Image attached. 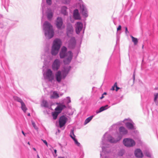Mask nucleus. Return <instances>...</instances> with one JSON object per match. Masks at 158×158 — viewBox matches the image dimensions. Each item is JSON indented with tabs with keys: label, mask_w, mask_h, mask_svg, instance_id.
<instances>
[{
	"label": "nucleus",
	"mask_w": 158,
	"mask_h": 158,
	"mask_svg": "<svg viewBox=\"0 0 158 158\" xmlns=\"http://www.w3.org/2000/svg\"><path fill=\"white\" fill-rule=\"evenodd\" d=\"M122 139L120 135H118L116 138H114L106 132L103 135L101 142V147L102 151L100 152V158H107V154L110 151V145L108 143L109 142L111 143H116Z\"/></svg>",
	"instance_id": "f257e3e1"
},
{
	"label": "nucleus",
	"mask_w": 158,
	"mask_h": 158,
	"mask_svg": "<svg viewBox=\"0 0 158 158\" xmlns=\"http://www.w3.org/2000/svg\"><path fill=\"white\" fill-rule=\"evenodd\" d=\"M43 29L46 38L49 39L54 36V32L52 26L48 21L44 22L43 26Z\"/></svg>",
	"instance_id": "f03ea898"
},
{
	"label": "nucleus",
	"mask_w": 158,
	"mask_h": 158,
	"mask_svg": "<svg viewBox=\"0 0 158 158\" xmlns=\"http://www.w3.org/2000/svg\"><path fill=\"white\" fill-rule=\"evenodd\" d=\"M61 44L62 42L60 39L57 38L54 40L51 51L52 55L55 56L58 54Z\"/></svg>",
	"instance_id": "7ed1b4c3"
},
{
	"label": "nucleus",
	"mask_w": 158,
	"mask_h": 158,
	"mask_svg": "<svg viewBox=\"0 0 158 158\" xmlns=\"http://www.w3.org/2000/svg\"><path fill=\"white\" fill-rule=\"evenodd\" d=\"M43 76L45 80H48L52 82L54 79V77L52 71L50 69H48L44 73Z\"/></svg>",
	"instance_id": "20e7f679"
},
{
	"label": "nucleus",
	"mask_w": 158,
	"mask_h": 158,
	"mask_svg": "<svg viewBox=\"0 0 158 158\" xmlns=\"http://www.w3.org/2000/svg\"><path fill=\"white\" fill-rule=\"evenodd\" d=\"M123 143L125 146L130 148L134 146L135 144V142L131 138H126L123 139Z\"/></svg>",
	"instance_id": "39448f33"
},
{
	"label": "nucleus",
	"mask_w": 158,
	"mask_h": 158,
	"mask_svg": "<svg viewBox=\"0 0 158 158\" xmlns=\"http://www.w3.org/2000/svg\"><path fill=\"white\" fill-rule=\"evenodd\" d=\"M55 24L58 29L61 30L64 28L63 25L62 18L61 17H58L55 21Z\"/></svg>",
	"instance_id": "423d86ee"
},
{
	"label": "nucleus",
	"mask_w": 158,
	"mask_h": 158,
	"mask_svg": "<svg viewBox=\"0 0 158 158\" xmlns=\"http://www.w3.org/2000/svg\"><path fill=\"white\" fill-rule=\"evenodd\" d=\"M67 49L64 46H63L59 52V56L60 59H63L68 55V52H67Z\"/></svg>",
	"instance_id": "0eeeda50"
},
{
	"label": "nucleus",
	"mask_w": 158,
	"mask_h": 158,
	"mask_svg": "<svg viewBox=\"0 0 158 158\" xmlns=\"http://www.w3.org/2000/svg\"><path fill=\"white\" fill-rule=\"evenodd\" d=\"M80 11L83 16L86 18L88 16V11L86 6L83 2L80 4Z\"/></svg>",
	"instance_id": "6e6552de"
},
{
	"label": "nucleus",
	"mask_w": 158,
	"mask_h": 158,
	"mask_svg": "<svg viewBox=\"0 0 158 158\" xmlns=\"http://www.w3.org/2000/svg\"><path fill=\"white\" fill-rule=\"evenodd\" d=\"M68 118L65 116L63 115L61 116L59 119V127L61 128L64 126Z\"/></svg>",
	"instance_id": "1a4fd4ad"
},
{
	"label": "nucleus",
	"mask_w": 158,
	"mask_h": 158,
	"mask_svg": "<svg viewBox=\"0 0 158 158\" xmlns=\"http://www.w3.org/2000/svg\"><path fill=\"white\" fill-rule=\"evenodd\" d=\"M61 64L60 61L59 59H56L53 61L52 68L54 71H57L60 68Z\"/></svg>",
	"instance_id": "9d476101"
},
{
	"label": "nucleus",
	"mask_w": 158,
	"mask_h": 158,
	"mask_svg": "<svg viewBox=\"0 0 158 158\" xmlns=\"http://www.w3.org/2000/svg\"><path fill=\"white\" fill-rule=\"evenodd\" d=\"M63 75L61 71L59 70L56 72L55 74V79L58 83H60L62 79H64Z\"/></svg>",
	"instance_id": "9b49d317"
},
{
	"label": "nucleus",
	"mask_w": 158,
	"mask_h": 158,
	"mask_svg": "<svg viewBox=\"0 0 158 158\" xmlns=\"http://www.w3.org/2000/svg\"><path fill=\"white\" fill-rule=\"evenodd\" d=\"M127 121L129 122H125V125L127 128L129 130H134L135 129L134 123L131 119H128Z\"/></svg>",
	"instance_id": "f8f14e48"
},
{
	"label": "nucleus",
	"mask_w": 158,
	"mask_h": 158,
	"mask_svg": "<svg viewBox=\"0 0 158 158\" xmlns=\"http://www.w3.org/2000/svg\"><path fill=\"white\" fill-rule=\"evenodd\" d=\"M75 31L77 34H79L82 30L83 23L80 22H78L75 24Z\"/></svg>",
	"instance_id": "ddd939ff"
},
{
	"label": "nucleus",
	"mask_w": 158,
	"mask_h": 158,
	"mask_svg": "<svg viewBox=\"0 0 158 158\" xmlns=\"http://www.w3.org/2000/svg\"><path fill=\"white\" fill-rule=\"evenodd\" d=\"M68 47L70 49L74 48L76 45V41L74 37H72L68 41Z\"/></svg>",
	"instance_id": "4468645a"
},
{
	"label": "nucleus",
	"mask_w": 158,
	"mask_h": 158,
	"mask_svg": "<svg viewBox=\"0 0 158 158\" xmlns=\"http://www.w3.org/2000/svg\"><path fill=\"white\" fill-rule=\"evenodd\" d=\"M68 55L66 56L67 58L63 60L64 63L65 64H69L73 58V53L71 51H68Z\"/></svg>",
	"instance_id": "2eb2a0df"
},
{
	"label": "nucleus",
	"mask_w": 158,
	"mask_h": 158,
	"mask_svg": "<svg viewBox=\"0 0 158 158\" xmlns=\"http://www.w3.org/2000/svg\"><path fill=\"white\" fill-rule=\"evenodd\" d=\"M73 31V29L72 25L70 23H68L66 27V34L67 36H69L70 35L72 34Z\"/></svg>",
	"instance_id": "dca6fc26"
},
{
	"label": "nucleus",
	"mask_w": 158,
	"mask_h": 158,
	"mask_svg": "<svg viewBox=\"0 0 158 158\" xmlns=\"http://www.w3.org/2000/svg\"><path fill=\"white\" fill-rule=\"evenodd\" d=\"M69 135L71 138L73 140L75 144L78 147L80 146V143L78 142L77 139L75 138L76 136L74 134L73 129L71 130Z\"/></svg>",
	"instance_id": "f3484780"
},
{
	"label": "nucleus",
	"mask_w": 158,
	"mask_h": 158,
	"mask_svg": "<svg viewBox=\"0 0 158 158\" xmlns=\"http://www.w3.org/2000/svg\"><path fill=\"white\" fill-rule=\"evenodd\" d=\"M71 69V67L70 66H65L64 68L61 71L64 78H65L67 76Z\"/></svg>",
	"instance_id": "a211bd4d"
},
{
	"label": "nucleus",
	"mask_w": 158,
	"mask_h": 158,
	"mask_svg": "<svg viewBox=\"0 0 158 158\" xmlns=\"http://www.w3.org/2000/svg\"><path fill=\"white\" fill-rule=\"evenodd\" d=\"M119 132L120 135L122 137L123 135L127 134L128 133L127 130L124 127L121 126L119 128Z\"/></svg>",
	"instance_id": "6ab92c4d"
},
{
	"label": "nucleus",
	"mask_w": 158,
	"mask_h": 158,
	"mask_svg": "<svg viewBox=\"0 0 158 158\" xmlns=\"http://www.w3.org/2000/svg\"><path fill=\"white\" fill-rule=\"evenodd\" d=\"M135 156L138 158H142L143 155L141 150L139 148L136 149L134 152Z\"/></svg>",
	"instance_id": "aec40b11"
},
{
	"label": "nucleus",
	"mask_w": 158,
	"mask_h": 158,
	"mask_svg": "<svg viewBox=\"0 0 158 158\" xmlns=\"http://www.w3.org/2000/svg\"><path fill=\"white\" fill-rule=\"evenodd\" d=\"M73 17L75 20H80L81 19L80 15L78 9H76L74 10Z\"/></svg>",
	"instance_id": "412c9836"
},
{
	"label": "nucleus",
	"mask_w": 158,
	"mask_h": 158,
	"mask_svg": "<svg viewBox=\"0 0 158 158\" xmlns=\"http://www.w3.org/2000/svg\"><path fill=\"white\" fill-rule=\"evenodd\" d=\"M128 120V119H125L122 122H119L116 124L113 125L110 127L109 131H110L113 130H115L117 128V125H121L122 122L125 123V121Z\"/></svg>",
	"instance_id": "4be33fe9"
},
{
	"label": "nucleus",
	"mask_w": 158,
	"mask_h": 158,
	"mask_svg": "<svg viewBox=\"0 0 158 158\" xmlns=\"http://www.w3.org/2000/svg\"><path fill=\"white\" fill-rule=\"evenodd\" d=\"M65 108H66V106L65 105L60 104L57 106L55 108V110L56 111L58 112L59 113H60L62 110Z\"/></svg>",
	"instance_id": "5701e85b"
},
{
	"label": "nucleus",
	"mask_w": 158,
	"mask_h": 158,
	"mask_svg": "<svg viewBox=\"0 0 158 158\" xmlns=\"http://www.w3.org/2000/svg\"><path fill=\"white\" fill-rule=\"evenodd\" d=\"M109 107L108 105H106L104 106H101L99 110L96 111V113L97 114H98L105 110H107Z\"/></svg>",
	"instance_id": "b1692460"
},
{
	"label": "nucleus",
	"mask_w": 158,
	"mask_h": 158,
	"mask_svg": "<svg viewBox=\"0 0 158 158\" xmlns=\"http://www.w3.org/2000/svg\"><path fill=\"white\" fill-rule=\"evenodd\" d=\"M68 8L65 6H63L61 8V14L64 15H68V12L67 11Z\"/></svg>",
	"instance_id": "393cba45"
},
{
	"label": "nucleus",
	"mask_w": 158,
	"mask_h": 158,
	"mask_svg": "<svg viewBox=\"0 0 158 158\" xmlns=\"http://www.w3.org/2000/svg\"><path fill=\"white\" fill-rule=\"evenodd\" d=\"M59 97L58 94L55 91H54L50 96L51 99L57 98Z\"/></svg>",
	"instance_id": "a878e982"
},
{
	"label": "nucleus",
	"mask_w": 158,
	"mask_h": 158,
	"mask_svg": "<svg viewBox=\"0 0 158 158\" xmlns=\"http://www.w3.org/2000/svg\"><path fill=\"white\" fill-rule=\"evenodd\" d=\"M94 116V115H92L87 118L84 122V124L85 125L89 123L92 120Z\"/></svg>",
	"instance_id": "bb28decb"
},
{
	"label": "nucleus",
	"mask_w": 158,
	"mask_h": 158,
	"mask_svg": "<svg viewBox=\"0 0 158 158\" xmlns=\"http://www.w3.org/2000/svg\"><path fill=\"white\" fill-rule=\"evenodd\" d=\"M53 15V13L51 10L47 13V17L48 20L51 19L52 18Z\"/></svg>",
	"instance_id": "cd10ccee"
},
{
	"label": "nucleus",
	"mask_w": 158,
	"mask_h": 158,
	"mask_svg": "<svg viewBox=\"0 0 158 158\" xmlns=\"http://www.w3.org/2000/svg\"><path fill=\"white\" fill-rule=\"evenodd\" d=\"M41 105L42 106L45 107H49L48 103L47 101L45 100H44L42 101Z\"/></svg>",
	"instance_id": "c85d7f7f"
},
{
	"label": "nucleus",
	"mask_w": 158,
	"mask_h": 158,
	"mask_svg": "<svg viewBox=\"0 0 158 158\" xmlns=\"http://www.w3.org/2000/svg\"><path fill=\"white\" fill-rule=\"evenodd\" d=\"M21 108L22 110L24 112H26L27 108L24 102H23L21 104Z\"/></svg>",
	"instance_id": "c756f323"
},
{
	"label": "nucleus",
	"mask_w": 158,
	"mask_h": 158,
	"mask_svg": "<svg viewBox=\"0 0 158 158\" xmlns=\"http://www.w3.org/2000/svg\"><path fill=\"white\" fill-rule=\"evenodd\" d=\"M59 113L58 111H55L52 113V116L54 120L56 119Z\"/></svg>",
	"instance_id": "7c9ffc66"
},
{
	"label": "nucleus",
	"mask_w": 158,
	"mask_h": 158,
	"mask_svg": "<svg viewBox=\"0 0 158 158\" xmlns=\"http://www.w3.org/2000/svg\"><path fill=\"white\" fill-rule=\"evenodd\" d=\"M130 36L132 39V41L134 43V44L135 45H136L138 42V39L134 37L132 35H131Z\"/></svg>",
	"instance_id": "2f4dec72"
},
{
	"label": "nucleus",
	"mask_w": 158,
	"mask_h": 158,
	"mask_svg": "<svg viewBox=\"0 0 158 158\" xmlns=\"http://www.w3.org/2000/svg\"><path fill=\"white\" fill-rule=\"evenodd\" d=\"M125 152V150L124 149H121L118 152V155L119 156H122L124 155Z\"/></svg>",
	"instance_id": "473e14b6"
},
{
	"label": "nucleus",
	"mask_w": 158,
	"mask_h": 158,
	"mask_svg": "<svg viewBox=\"0 0 158 158\" xmlns=\"http://www.w3.org/2000/svg\"><path fill=\"white\" fill-rule=\"evenodd\" d=\"M14 98L15 101L20 102L21 103V104L23 102L21 98L17 96L14 97Z\"/></svg>",
	"instance_id": "72a5a7b5"
},
{
	"label": "nucleus",
	"mask_w": 158,
	"mask_h": 158,
	"mask_svg": "<svg viewBox=\"0 0 158 158\" xmlns=\"http://www.w3.org/2000/svg\"><path fill=\"white\" fill-rule=\"evenodd\" d=\"M64 102L67 104L71 102L70 98V97H68L65 99L64 100Z\"/></svg>",
	"instance_id": "f704fd0d"
},
{
	"label": "nucleus",
	"mask_w": 158,
	"mask_h": 158,
	"mask_svg": "<svg viewBox=\"0 0 158 158\" xmlns=\"http://www.w3.org/2000/svg\"><path fill=\"white\" fill-rule=\"evenodd\" d=\"M144 154L146 156L148 157H151V154L147 150L145 151L144 152Z\"/></svg>",
	"instance_id": "c9c22d12"
},
{
	"label": "nucleus",
	"mask_w": 158,
	"mask_h": 158,
	"mask_svg": "<svg viewBox=\"0 0 158 158\" xmlns=\"http://www.w3.org/2000/svg\"><path fill=\"white\" fill-rule=\"evenodd\" d=\"M31 122L32 125L33 126L34 128V129H35L36 130H38V128L36 126V124H35V123L34 122V121L33 120H31Z\"/></svg>",
	"instance_id": "e433bc0d"
},
{
	"label": "nucleus",
	"mask_w": 158,
	"mask_h": 158,
	"mask_svg": "<svg viewBox=\"0 0 158 158\" xmlns=\"http://www.w3.org/2000/svg\"><path fill=\"white\" fill-rule=\"evenodd\" d=\"M158 98V93H156L154 94V101L155 103L157 102V99Z\"/></svg>",
	"instance_id": "4c0bfd02"
},
{
	"label": "nucleus",
	"mask_w": 158,
	"mask_h": 158,
	"mask_svg": "<svg viewBox=\"0 0 158 158\" xmlns=\"http://www.w3.org/2000/svg\"><path fill=\"white\" fill-rule=\"evenodd\" d=\"M70 1V0H62V2L64 4H68L69 3Z\"/></svg>",
	"instance_id": "58836bf2"
},
{
	"label": "nucleus",
	"mask_w": 158,
	"mask_h": 158,
	"mask_svg": "<svg viewBox=\"0 0 158 158\" xmlns=\"http://www.w3.org/2000/svg\"><path fill=\"white\" fill-rule=\"evenodd\" d=\"M46 2L48 5H51L52 4V0H46Z\"/></svg>",
	"instance_id": "ea45409f"
},
{
	"label": "nucleus",
	"mask_w": 158,
	"mask_h": 158,
	"mask_svg": "<svg viewBox=\"0 0 158 158\" xmlns=\"http://www.w3.org/2000/svg\"><path fill=\"white\" fill-rule=\"evenodd\" d=\"M116 85V82H115L114 85L112 87V88L110 89L111 90H115V88Z\"/></svg>",
	"instance_id": "a19ab883"
},
{
	"label": "nucleus",
	"mask_w": 158,
	"mask_h": 158,
	"mask_svg": "<svg viewBox=\"0 0 158 158\" xmlns=\"http://www.w3.org/2000/svg\"><path fill=\"white\" fill-rule=\"evenodd\" d=\"M121 29V25H119L118 27L117 28V31H118L119 30H120Z\"/></svg>",
	"instance_id": "79ce46f5"
},
{
	"label": "nucleus",
	"mask_w": 158,
	"mask_h": 158,
	"mask_svg": "<svg viewBox=\"0 0 158 158\" xmlns=\"http://www.w3.org/2000/svg\"><path fill=\"white\" fill-rule=\"evenodd\" d=\"M125 33L126 34H127L129 33V31H128L127 28V27H125Z\"/></svg>",
	"instance_id": "37998d69"
},
{
	"label": "nucleus",
	"mask_w": 158,
	"mask_h": 158,
	"mask_svg": "<svg viewBox=\"0 0 158 158\" xmlns=\"http://www.w3.org/2000/svg\"><path fill=\"white\" fill-rule=\"evenodd\" d=\"M42 140L43 141L44 143H45L47 146H48V143L47 141L46 140H43L42 139Z\"/></svg>",
	"instance_id": "c03bdc74"
},
{
	"label": "nucleus",
	"mask_w": 158,
	"mask_h": 158,
	"mask_svg": "<svg viewBox=\"0 0 158 158\" xmlns=\"http://www.w3.org/2000/svg\"><path fill=\"white\" fill-rule=\"evenodd\" d=\"M70 22L72 23H73L74 22V20L71 17H70Z\"/></svg>",
	"instance_id": "a18cd8bd"
},
{
	"label": "nucleus",
	"mask_w": 158,
	"mask_h": 158,
	"mask_svg": "<svg viewBox=\"0 0 158 158\" xmlns=\"http://www.w3.org/2000/svg\"><path fill=\"white\" fill-rule=\"evenodd\" d=\"M115 88H116L115 90L116 91H117L119 89V88L117 86V84H116V85L115 86Z\"/></svg>",
	"instance_id": "49530a36"
},
{
	"label": "nucleus",
	"mask_w": 158,
	"mask_h": 158,
	"mask_svg": "<svg viewBox=\"0 0 158 158\" xmlns=\"http://www.w3.org/2000/svg\"><path fill=\"white\" fill-rule=\"evenodd\" d=\"M133 81H134L135 79V72H134L133 75Z\"/></svg>",
	"instance_id": "de8ad7c7"
},
{
	"label": "nucleus",
	"mask_w": 158,
	"mask_h": 158,
	"mask_svg": "<svg viewBox=\"0 0 158 158\" xmlns=\"http://www.w3.org/2000/svg\"><path fill=\"white\" fill-rule=\"evenodd\" d=\"M104 96L103 94H102V97L100 98V99H102L103 98H104Z\"/></svg>",
	"instance_id": "09e8293b"
},
{
	"label": "nucleus",
	"mask_w": 158,
	"mask_h": 158,
	"mask_svg": "<svg viewBox=\"0 0 158 158\" xmlns=\"http://www.w3.org/2000/svg\"><path fill=\"white\" fill-rule=\"evenodd\" d=\"M2 25L4 26H6V22H4L2 24Z\"/></svg>",
	"instance_id": "8fccbe9b"
},
{
	"label": "nucleus",
	"mask_w": 158,
	"mask_h": 158,
	"mask_svg": "<svg viewBox=\"0 0 158 158\" xmlns=\"http://www.w3.org/2000/svg\"><path fill=\"white\" fill-rule=\"evenodd\" d=\"M54 152L55 154H56L57 152V150L56 149H54Z\"/></svg>",
	"instance_id": "3c124183"
},
{
	"label": "nucleus",
	"mask_w": 158,
	"mask_h": 158,
	"mask_svg": "<svg viewBox=\"0 0 158 158\" xmlns=\"http://www.w3.org/2000/svg\"><path fill=\"white\" fill-rule=\"evenodd\" d=\"M32 149L35 151H36V149L35 148H33Z\"/></svg>",
	"instance_id": "603ef678"
},
{
	"label": "nucleus",
	"mask_w": 158,
	"mask_h": 158,
	"mask_svg": "<svg viewBox=\"0 0 158 158\" xmlns=\"http://www.w3.org/2000/svg\"><path fill=\"white\" fill-rule=\"evenodd\" d=\"M22 133H23V134L25 136V133H24V132L23 131H22Z\"/></svg>",
	"instance_id": "864d4df0"
},
{
	"label": "nucleus",
	"mask_w": 158,
	"mask_h": 158,
	"mask_svg": "<svg viewBox=\"0 0 158 158\" xmlns=\"http://www.w3.org/2000/svg\"><path fill=\"white\" fill-rule=\"evenodd\" d=\"M102 94H103L104 95H106V93L104 92Z\"/></svg>",
	"instance_id": "5fc2aeb1"
},
{
	"label": "nucleus",
	"mask_w": 158,
	"mask_h": 158,
	"mask_svg": "<svg viewBox=\"0 0 158 158\" xmlns=\"http://www.w3.org/2000/svg\"><path fill=\"white\" fill-rule=\"evenodd\" d=\"M37 158H40V157H39V156L38 154H37Z\"/></svg>",
	"instance_id": "6e6d98bb"
},
{
	"label": "nucleus",
	"mask_w": 158,
	"mask_h": 158,
	"mask_svg": "<svg viewBox=\"0 0 158 158\" xmlns=\"http://www.w3.org/2000/svg\"><path fill=\"white\" fill-rule=\"evenodd\" d=\"M58 158H64L63 157L59 156L58 157Z\"/></svg>",
	"instance_id": "4d7b16f0"
},
{
	"label": "nucleus",
	"mask_w": 158,
	"mask_h": 158,
	"mask_svg": "<svg viewBox=\"0 0 158 158\" xmlns=\"http://www.w3.org/2000/svg\"><path fill=\"white\" fill-rule=\"evenodd\" d=\"M27 115H28V116H30V113H28V114H27Z\"/></svg>",
	"instance_id": "13d9d810"
},
{
	"label": "nucleus",
	"mask_w": 158,
	"mask_h": 158,
	"mask_svg": "<svg viewBox=\"0 0 158 158\" xmlns=\"http://www.w3.org/2000/svg\"><path fill=\"white\" fill-rule=\"evenodd\" d=\"M84 31H85V28H84V29L83 30V33H84Z\"/></svg>",
	"instance_id": "bf43d9fd"
},
{
	"label": "nucleus",
	"mask_w": 158,
	"mask_h": 158,
	"mask_svg": "<svg viewBox=\"0 0 158 158\" xmlns=\"http://www.w3.org/2000/svg\"><path fill=\"white\" fill-rule=\"evenodd\" d=\"M156 105H158V102L157 101V102H156Z\"/></svg>",
	"instance_id": "052dcab7"
},
{
	"label": "nucleus",
	"mask_w": 158,
	"mask_h": 158,
	"mask_svg": "<svg viewBox=\"0 0 158 158\" xmlns=\"http://www.w3.org/2000/svg\"><path fill=\"white\" fill-rule=\"evenodd\" d=\"M6 5L7 6H8L9 5V3H8L7 2V4H6Z\"/></svg>",
	"instance_id": "680f3d73"
},
{
	"label": "nucleus",
	"mask_w": 158,
	"mask_h": 158,
	"mask_svg": "<svg viewBox=\"0 0 158 158\" xmlns=\"http://www.w3.org/2000/svg\"><path fill=\"white\" fill-rule=\"evenodd\" d=\"M27 144H29V145H30V143L29 142H28V143H27Z\"/></svg>",
	"instance_id": "e2e57ef3"
},
{
	"label": "nucleus",
	"mask_w": 158,
	"mask_h": 158,
	"mask_svg": "<svg viewBox=\"0 0 158 158\" xmlns=\"http://www.w3.org/2000/svg\"><path fill=\"white\" fill-rule=\"evenodd\" d=\"M58 131L59 132H60V130H58Z\"/></svg>",
	"instance_id": "0e129e2a"
},
{
	"label": "nucleus",
	"mask_w": 158,
	"mask_h": 158,
	"mask_svg": "<svg viewBox=\"0 0 158 158\" xmlns=\"http://www.w3.org/2000/svg\"><path fill=\"white\" fill-rule=\"evenodd\" d=\"M8 21H9V22H10V20H8Z\"/></svg>",
	"instance_id": "69168bd1"
},
{
	"label": "nucleus",
	"mask_w": 158,
	"mask_h": 158,
	"mask_svg": "<svg viewBox=\"0 0 158 158\" xmlns=\"http://www.w3.org/2000/svg\"><path fill=\"white\" fill-rule=\"evenodd\" d=\"M1 27L2 28V27L1 26Z\"/></svg>",
	"instance_id": "338daca9"
}]
</instances>
